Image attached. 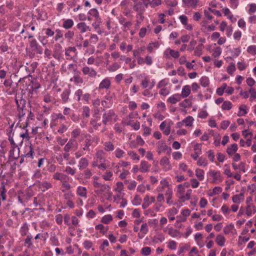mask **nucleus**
Here are the masks:
<instances>
[{
  "label": "nucleus",
  "instance_id": "nucleus-30",
  "mask_svg": "<svg viewBox=\"0 0 256 256\" xmlns=\"http://www.w3.org/2000/svg\"><path fill=\"white\" fill-rule=\"evenodd\" d=\"M165 239L164 235L160 232H158L152 238V242L155 244L162 242Z\"/></svg>",
  "mask_w": 256,
  "mask_h": 256
},
{
  "label": "nucleus",
  "instance_id": "nucleus-40",
  "mask_svg": "<svg viewBox=\"0 0 256 256\" xmlns=\"http://www.w3.org/2000/svg\"><path fill=\"white\" fill-rule=\"evenodd\" d=\"M74 24V22L72 19H66L64 20L62 24V27L66 29H70L72 28Z\"/></svg>",
  "mask_w": 256,
  "mask_h": 256
},
{
  "label": "nucleus",
  "instance_id": "nucleus-53",
  "mask_svg": "<svg viewBox=\"0 0 256 256\" xmlns=\"http://www.w3.org/2000/svg\"><path fill=\"white\" fill-rule=\"evenodd\" d=\"M62 192H66L67 191L70 190V188H72L70 184H69L66 180L62 182Z\"/></svg>",
  "mask_w": 256,
  "mask_h": 256
},
{
  "label": "nucleus",
  "instance_id": "nucleus-49",
  "mask_svg": "<svg viewBox=\"0 0 256 256\" xmlns=\"http://www.w3.org/2000/svg\"><path fill=\"white\" fill-rule=\"evenodd\" d=\"M125 152L120 148H117L114 151V154L116 158H120L124 156Z\"/></svg>",
  "mask_w": 256,
  "mask_h": 256
},
{
  "label": "nucleus",
  "instance_id": "nucleus-7",
  "mask_svg": "<svg viewBox=\"0 0 256 256\" xmlns=\"http://www.w3.org/2000/svg\"><path fill=\"white\" fill-rule=\"evenodd\" d=\"M157 152L158 154H160L162 153L167 152L168 154H170L171 152V148L168 146L166 143L162 140L158 142L156 144Z\"/></svg>",
  "mask_w": 256,
  "mask_h": 256
},
{
  "label": "nucleus",
  "instance_id": "nucleus-54",
  "mask_svg": "<svg viewBox=\"0 0 256 256\" xmlns=\"http://www.w3.org/2000/svg\"><path fill=\"white\" fill-rule=\"evenodd\" d=\"M96 229L100 230V232L103 234H105L108 230V227H105L102 224H99L96 226Z\"/></svg>",
  "mask_w": 256,
  "mask_h": 256
},
{
  "label": "nucleus",
  "instance_id": "nucleus-20",
  "mask_svg": "<svg viewBox=\"0 0 256 256\" xmlns=\"http://www.w3.org/2000/svg\"><path fill=\"white\" fill-rule=\"evenodd\" d=\"M216 243L220 246H224L226 242V238L222 234H217L215 240Z\"/></svg>",
  "mask_w": 256,
  "mask_h": 256
},
{
  "label": "nucleus",
  "instance_id": "nucleus-2",
  "mask_svg": "<svg viewBox=\"0 0 256 256\" xmlns=\"http://www.w3.org/2000/svg\"><path fill=\"white\" fill-rule=\"evenodd\" d=\"M208 174L210 178V182L212 184H218L223 180L222 176L220 171L210 170Z\"/></svg>",
  "mask_w": 256,
  "mask_h": 256
},
{
  "label": "nucleus",
  "instance_id": "nucleus-22",
  "mask_svg": "<svg viewBox=\"0 0 256 256\" xmlns=\"http://www.w3.org/2000/svg\"><path fill=\"white\" fill-rule=\"evenodd\" d=\"M190 86L189 85H186L182 88V92L180 94L182 98H187L190 94Z\"/></svg>",
  "mask_w": 256,
  "mask_h": 256
},
{
  "label": "nucleus",
  "instance_id": "nucleus-24",
  "mask_svg": "<svg viewBox=\"0 0 256 256\" xmlns=\"http://www.w3.org/2000/svg\"><path fill=\"white\" fill-rule=\"evenodd\" d=\"M238 150V145L236 144H230L227 147L226 152L229 156L234 154Z\"/></svg>",
  "mask_w": 256,
  "mask_h": 256
},
{
  "label": "nucleus",
  "instance_id": "nucleus-46",
  "mask_svg": "<svg viewBox=\"0 0 256 256\" xmlns=\"http://www.w3.org/2000/svg\"><path fill=\"white\" fill-rule=\"evenodd\" d=\"M195 174L200 180H202L204 179V171L200 168H196L195 170Z\"/></svg>",
  "mask_w": 256,
  "mask_h": 256
},
{
  "label": "nucleus",
  "instance_id": "nucleus-64",
  "mask_svg": "<svg viewBox=\"0 0 256 256\" xmlns=\"http://www.w3.org/2000/svg\"><path fill=\"white\" fill-rule=\"evenodd\" d=\"M247 51L248 53L250 54H256V46L252 45L249 46L247 48Z\"/></svg>",
  "mask_w": 256,
  "mask_h": 256
},
{
  "label": "nucleus",
  "instance_id": "nucleus-23",
  "mask_svg": "<svg viewBox=\"0 0 256 256\" xmlns=\"http://www.w3.org/2000/svg\"><path fill=\"white\" fill-rule=\"evenodd\" d=\"M52 178L54 180H58L62 182L66 180V179H68V177L66 174L58 172H56L53 174Z\"/></svg>",
  "mask_w": 256,
  "mask_h": 256
},
{
  "label": "nucleus",
  "instance_id": "nucleus-15",
  "mask_svg": "<svg viewBox=\"0 0 256 256\" xmlns=\"http://www.w3.org/2000/svg\"><path fill=\"white\" fill-rule=\"evenodd\" d=\"M155 198L154 196H146L144 198V202L142 204V207L144 209L148 208L150 204L154 202Z\"/></svg>",
  "mask_w": 256,
  "mask_h": 256
},
{
  "label": "nucleus",
  "instance_id": "nucleus-44",
  "mask_svg": "<svg viewBox=\"0 0 256 256\" xmlns=\"http://www.w3.org/2000/svg\"><path fill=\"white\" fill-rule=\"evenodd\" d=\"M232 166L235 170L239 169L244 172H246L245 164L244 162H240L238 165L236 163H232Z\"/></svg>",
  "mask_w": 256,
  "mask_h": 256
},
{
  "label": "nucleus",
  "instance_id": "nucleus-12",
  "mask_svg": "<svg viewBox=\"0 0 256 256\" xmlns=\"http://www.w3.org/2000/svg\"><path fill=\"white\" fill-rule=\"evenodd\" d=\"M30 46L32 50L38 54H42V48L38 44L36 40L35 39L32 40L30 42Z\"/></svg>",
  "mask_w": 256,
  "mask_h": 256
},
{
  "label": "nucleus",
  "instance_id": "nucleus-4",
  "mask_svg": "<svg viewBox=\"0 0 256 256\" xmlns=\"http://www.w3.org/2000/svg\"><path fill=\"white\" fill-rule=\"evenodd\" d=\"M93 186L95 188H97V190H94L95 193L97 194H102L110 190V188L108 185L102 184L96 180L93 182Z\"/></svg>",
  "mask_w": 256,
  "mask_h": 256
},
{
  "label": "nucleus",
  "instance_id": "nucleus-19",
  "mask_svg": "<svg viewBox=\"0 0 256 256\" xmlns=\"http://www.w3.org/2000/svg\"><path fill=\"white\" fill-rule=\"evenodd\" d=\"M223 232L225 234H236V230L234 228V224H230L225 226L224 228Z\"/></svg>",
  "mask_w": 256,
  "mask_h": 256
},
{
  "label": "nucleus",
  "instance_id": "nucleus-61",
  "mask_svg": "<svg viewBox=\"0 0 256 256\" xmlns=\"http://www.w3.org/2000/svg\"><path fill=\"white\" fill-rule=\"evenodd\" d=\"M28 230V226L26 224H24L21 227L20 232L22 236H26Z\"/></svg>",
  "mask_w": 256,
  "mask_h": 256
},
{
  "label": "nucleus",
  "instance_id": "nucleus-1",
  "mask_svg": "<svg viewBox=\"0 0 256 256\" xmlns=\"http://www.w3.org/2000/svg\"><path fill=\"white\" fill-rule=\"evenodd\" d=\"M192 192V190L188 189L186 190L182 186L178 184L176 186V196L182 202H184L190 199Z\"/></svg>",
  "mask_w": 256,
  "mask_h": 256
},
{
  "label": "nucleus",
  "instance_id": "nucleus-21",
  "mask_svg": "<svg viewBox=\"0 0 256 256\" xmlns=\"http://www.w3.org/2000/svg\"><path fill=\"white\" fill-rule=\"evenodd\" d=\"M76 54V49L75 47H69L65 50V55L68 58L67 59H72L74 55Z\"/></svg>",
  "mask_w": 256,
  "mask_h": 256
},
{
  "label": "nucleus",
  "instance_id": "nucleus-42",
  "mask_svg": "<svg viewBox=\"0 0 256 256\" xmlns=\"http://www.w3.org/2000/svg\"><path fill=\"white\" fill-rule=\"evenodd\" d=\"M120 67V65L118 62H114L108 66V70L110 72H114L118 70Z\"/></svg>",
  "mask_w": 256,
  "mask_h": 256
},
{
  "label": "nucleus",
  "instance_id": "nucleus-14",
  "mask_svg": "<svg viewBox=\"0 0 256 256\" xmlns=\"http://www.w3.org/2000/svg\"><path fill=\"white\" fill-rule=\"evenodd\" d=\"M160 128L166 136H168L170 132V126L169 124L166 120L160 124Z\"/></svg>",
  "mask_w": 256,
  "mask_h": 256
},
{
  "label": "nucleus",
  "instance_id": "nucleus-55",
  "mask_svg": "<svg viewBox=\"0 0 256 256\" xmlns=\"http://www.w3.org/2000/svg\"><path fill=\"white\" fill-rule=\"evenodd\" d=\"M222 12L224 16H226L229 20H232L234 16L229 8H224L222 9Z\"/></svg>",
  "mask_w": 256,
  "mask_h": 256
},
{
  "label": "nucleus",
  "instance_id": "nucleus-38",
  "mask_svg": "<svg viewBox=\"0 0 256 256\" xmlns=\"http://www.w3.org/2000/svg\"><path fill=\"white\" fill-rule=\"evenodd\" d=\"M150 166L145 161L142 160L140 164V171L142 172H146L149 170Z\"/></svg>",
  "mask_w": 256,
  "mask_h": 256
},
{
  "label": "nucleus",
  "instance_id": "nucleus-31",
  "mask_svg": "<svg viewBox=\"0 0 256 256\" xmlns=\"http://www.w3.org/2000/svg\"><path fill=\"white\" fill-rule=\"evenodd\" d=\"M103 144L104 150L106 152H112L114 150V144L110 141L104 142Z\"/></svg>",
  "mask_w": 256,
  "mask_h": 256
},
{
  "label": "nucleus",
  "instance_id": "nucleus-8",
  "mask_svg": "<svg viewBox=\"0 0 256 256\" xmlns=\"http://www.w3.org/2000/svg\"><path fill=\"white\" fill-rule=\"evenodd\" d=\"M160 164L164 172L170 171L172 169V166L169 159L166 156H163L160 160Z\"/></svg>",
  "mask_w": 256,
  "mask_h": 256
},
{
  "label": "nucleus",
  "instance_id": "nucleus-34",
  "mask_svg": "<svg viewBox=\"0 0 256 256\" xmlns=\"http://www.w3.org/2000/svg\"><path fill=\"white\" fill-rule=\"evenodd\" d=\"M178 210L176 208H172L168 210V216L170 220H173L175 219L174 216L178 213Z\"/></svg>",
  "mask_w": 256,
  "mask_h": 256
},
{
  "label": "nucleus",
  "instance_id": "nucleus-43",
  "mask_svg": "<svg viewBox=\"0 0 256 256\" xmlns=\"http://www.w3.org/2000/svg\"><path fill=\"white\" fill-rule=\"evenodd\" d=\"M102 176L106 181H111L112 180L113 173L111 171L107 170Z\"/></svg>",
  "mask_w": 256,
  "mask_h": 256
},
{
  "label": "nucleus",
  "instance_id": "nucleus-47",
  "mask_svg": "<svg viewBox=\"0 0 256 256\" xmlns=\"http://www.w3.org/2000/svg\"><path fill=\"white\" fill-rule=\"evenodd\" d=\"M197 164L200 166L206 167L208 166V162L206 158L200 157L197 161Z\"/></svg>",
  "mask_w": 256,
  "mask_h": 256
},
{
  "label": "nucleus",
  "instance_id": "nucleus-51",
  "mask_svg": "<svg viewBox=\"0 0 256 256\" xmlns=\"http://www.w3.org/2000/svg\"><path fill=\"white\" fill-rule=\"evenodd\" d=\"M151 248L150 247L146 246L142 248L140 253L144 256H148L151 254Z\"/></svg>",
  "mask_w": 256,
  "mask_h": 256
},
{
  "label": "nucleus",
  "instance_id": "nucleus-32",
  "mask_svg": "<svg viewBox=\"0 0 256 256\" xmlns=\"http://www.w3.org/2000/svg\"><path fill=\"white\" fill-rule=\"evenodd\" d=\"M70 80L74 82L76 84H82L84 82V80L80 76L78 72L74 74L73 78H71Z\"/></svg>",
  "mask_w": 256,
  "mask_h": 256
},
{
  "label": "nucleus",
  "instance_id": "nucleus-58",
  "mask_svg": "<svg viewBox=\"0 0 256 256\" xmlns=\"http://www.w3.org/2000/svg\"><path fill=\"white\" fill-rule=\"evenodd\" d=\"M247 114V111L246 110V106L245 105H242L240 106L238 114V116H243Z\"/></svg>",
  "mask_w": 256,
  "mask_h": 256
},
{
  "label": "nucleus",
  "instance_id": "nucleus-63",
  "mask_svg": "<svg viewBox=\"0 0 256 256\" xmlns=\"http://www.w3.org/2000/svg\"><path fill=\"white\" fill-rule=\"evenodd\" d=\"M82 115L83 116L88 118L90 116V109L87 106H84L82 108Z\"/></svg>",
  "mask_w": 256,
  "mask_h": 256
},
{
  "label": "nucleus",
  "instance_id": "nucleus-16",
  "mask_svg": "<svg viewBox=\"0 0 256 256\" xmlns=\"http://www.w3.org/2000/svg\"><path fill=\"white\" fill-rule=\"evenodd\" d=\"M182 3L186 6L196 8L199 6V0H182Z\"/></svg>",
  "mask_w": 256,
  "mask_h": 256
},
{
  "label": "nucleus",
  "instance_id": "nucleus-36",
  "mask_svg": "<svg viewBox=\"0 0 256 256\" xmlns=\"http://www.w3.org/2000/svg\"><path fill=\"white\" fill-rule=\"evenodd\" d=\"M160 46V44L157 42L150 43L147 47V50L149 52H152L154 50L157 49Z\"/></svg>",
  "mask_w": 256,
  "mask_h": 256
},
{
  "label": "nucleus",
  "instance_id": "nucleus-6",
  "mask_svg": "<svg viewBox=\"0 0 256 256\" xmlns=\"http://www.w3.org/2000/svg\"><path fill=\"white\" fill-rule=\"evenodd\" d=\"M117 116L112 110H110L108 112H105L103 115L102 122L104 124H106L108 122H114L116 120Z\"/></svg>",
  "mask_w": 256,
  "mask_h": 256
},
{
  "label": "nucleus",
  "instance_id": "nucleus-25",
  "mask_svg": "<svg viewBox=\"0 0 256 256\" xmlns=\"http://www.w3.org/2000/svg\"><path fill=\"white\" fill-rule=\"evenodd\" d=\"M182 100L181 96L180 94H176L172 95L168 99V102L172 104H175L177 102H180Z\"/></svg>",
  "mask_w": 256,
  "mask_h": 256
},
{
  "label": "nucleus",
  "instance_id": "nucleus-45",
  "mask_svg": "<svg viewBox=\"0 0 256 256\" xmlns=\"http://www.w3.org/2000/svg\"><path fill=\"white\" fill-rule=\"evenodd\" d=\"M124 184L122 182H118L116 183V187L114 188V190L116 192L118 193H124Z\"/></svg>",
  "mask_w": 256,
  "mask_h": 256
},
{
  "label": "nucleus",
  "instance_id": "nucleus-9",
  "mask_svg": "<svg viewBox=\"0 0 256 256\" xmlns=\"http://www.w3.org/2000/svg\"><path fill=\"white\" fill-rule=\"evenodd\" d=\"M164 56L166 59H170L171 58H178L180 56V53L178 51L168 48L164 52Z\"/></svg>",
  "mask_w": 256,
  "mask_h": 256
},
{
  "label": "nucleus",
  "instance_id": "nucleus-52",
  "mask_svg": "<svg viewBox=\"0 0 256 256\" xmlns=\"http://www.w3.org/2000/svg\"><path fill=\"white\" fill-rule=\"evenodd\" d=\"M112 220V217L110 214H106L104 216L101 220V222L105 224H109Z\"/></svg>",
  "mask_w": 256,
  "mask_h": 256
},
{
  "label": "nucleus",
  "instance_id": "nucleus-35",
  "mask_svg": "<svg viewBox=\"0 0 256 256\" xmlns=\"http://www.w3.org/2000/svg\"><path fill=\"white\" fill-rule=\"evenodd\" d=\"M105 99L106 100L102 101V104L104 107H109L112 104V96H106Z\"/></svg>",
  "mask_w": 256,
  "mask_h": 256
},
{
  "label": "nucleus",
  "instance_id": "nucleus-60",
  "mask_svg": "<svg viewBox=\"0 0 256 256\" xmlns=\"http://www.w3.org/2000/svg\"><path fill=\"white\" fill-rule=\"evenodd\" d=\"M222 192V188L220 186H216L213 190L212 192L209 194L210 196H212L214 194H218Z\"/></svg>",
  "mask_w": 256,
  "mask_h": 256
},
{
  "label": "nucleus",
  "instance_id": "nucleus-39",
  "mask_svg": "<svg viewBox=\"0 0 256 256\" xmlns=\"http://www.w3.org/2000/svg\"><path fill=\"white\" fill-rule=\"evenodd\" d=\"M213 57L216 58L219 57L222 52V48L220 46L214 47L210 52Z\"/></svg>",
  "mask_w": 256,
  "mask_h": 256
},
{
  "label": "nucleus",
  "instance_id": "nucleus-18",
  "mask_svg": "<svg viewBox=\"0 0 256 256\" xmlns=\"http://www.w3.org/2000/svg\"><path fill=\"white\" fill-rule=\"evenodd\" d=\"M88 190L86 187L78 186L76 189V194L78 196L86 198H87Z\"/></svg>",
  "mask_w": 256,
  "mask_h": 256
},
{
  "label": "nucleus",
  "instance_id": "nucleus-27",
  "mask_svg": "<svg viewBox=\"0 0 256 256\" xmlns=\"http://www.w3.org/2000/svg\"><path fill=\"white\" fill-rule=\"evenodd\" d=\"M244 192L236 194L232 197V200L234 203L240 204L244 200Z\"/></svg>",
  "mask_w": 256,
  "mask_h": 256
},
{
  "label": "nucleus",
  "instance_id": "nucleus-10",
  "mask_svg": "<svg viewBox=\"0 0 256 256\" xmlns=\"http://www.w3.org/2000/svg\"><path fill=\"white\" fill-rule=\"evenodd\" d=\"M82 71L84 75H88L90 77L94 78L97 76V72L93 68L88 67V66H84Z\"/></svg>",
  "mask_w": 256,
  "mask_h": 256
},
{
  "label": "nucleus",
  "instance_id": "nucleus-62",
  "mask_svg": "<svg viewBox=\"0 0 256 256\" xmlns=\"http://www.w3.org/2000/svg\"><path fill=\"white\" fill-rule=\"evenodd\" d=\"M148 231V227L146 223L142 224L140 228V232L144 234H146Z\"/></svg>",
  "mask_w": 256,
  "mask_h": 256
},
{
  "label": "nucleus",
  "instance_id": "nucleus-28",
  "mask_svg": "<svg viewBox=\"0 0 256 256\" xmlns=\"http://www.w3.org/2000/svg\"><path fill=\"white\" fill-rule=\"evenodd\" d=\"M96 157L100 162H105L104 152L103 150H98L96 153Z\"/></svg>",
  "mask_w": 256,
  "mask_h": 256
},
{
  "label": "nucleus",
  "instance_id": "nucleus-11",
  "mask_svg": "<svg viewBox=\"0 0 256 256\" xmlns=\"http://www.w3.org/2000/svg\"><path fill=\"white\" fill-rule=\"evenodd\" d=\"M194 121V118L191 116H188L182 121L176 124L177 128H181L184 124L186 126H192Z\"/></svg>",
  "mask_w": 256,
  "mask_h": 256
},
{
  "label": "nucleus",
  "instance_id": "nucleus-26",
  "mask_svg": "<svg viewBox=\"0 0 256 256\" xmlns=\"http://www.w3.org/2000/svg\"><path fill=\"white\" fill-rule=\"evenodd\" d=\"M88 166V160L86 158H82L80 160L78 164V167L80 170L85 169Z\"/></svg>",
  "mask_w": 256,
  "mask_h": 256
},
{
  "label": "nucleus",
  "instance_id": "nucleus-48",
  "mask_svg": "<svg viewBox=\"0 0 256 256\" xmlns=\"http://www.w3.org/2000/svg\"><path fill=\"white\" fill-rule=\"evenodd\" d=\"M200 83L202 86L206 88L209 86V78L206 76H202L200 80Z\"/></svg>",
  "mask_w": 256,
  "mask_h": 256
},
{
  "label": "nucleus",
  "instance_id": "nucleus-41",
  "mask_svg": "<svg viewBox=\"0 0 256 256\" xmlns=\"http://www.w3.org/2000/svg\"><path fill=\"white\" fill-rule=\"evenodd\" d=\"M247 12L250 15H252L256 12V4L254 3L248 4L247 6Z\"/></svg>",
  "mask_w": 256,
  "mask_h": 256
},
{
  "label": "nucleus",
  "instance_id": "nucleus-33",
  "mask_svg": "<svg viewBox=\"0 0 256 256\" xmlns=\"http://www.w3.org/2000/svg\"><path fill=\"white\" fill-rule=\"evenodd\" d=\"M39 188L42 191L44 192L52 188V184L48 182H40L38 185Z\"/></svg>",
  "mask_w": 256,
  "mask_h": 256
},
{
  "label": "nucleus",
  "instance_id": "nucleus-37",
  "mask_svg": "<svg viewBox=\"0 0 256 256\" xmlns=\"http://www.w3.org/2000/svg\"><path fill=\"white\" fill-rule=\"evenodd\" d=\"M168 234L172 238H180V232L172 227L168 230Z\"/></svg>",
  "mask_w": 256,
  "mask_h": 256
},
{
  "label": "nucleus",
  "instance_id": "nucleus-13",
  "mask_svg": "<svg viewBox=\"0 0 256 256\" xmlns=\"http://www.w3.org/2000/svg\"><path fill=\"white\" fill-rule=\"evenodd\" d=\"M111 86V80L110 78H106L102 80L98 86V89L102 90H108Z\"/></svg>",
  "mask_w": 256,
  "mask_h": 256
},
{
  "label": "nucleus",
  "instance_id": "nucleus-59",
  "mask_svg": "<svg viewBox=\"0 0 256 256\" xmlns=\"http://www.w3.org/2000/svg\"><path fill=\"white\" fill-rule=\"evenodd\" d=\"M150 4L151 8H154L162 4V0H152L148 2Z\"/></svg>",
  "mask_w": 256,
  "mask_h": 256
},
{
  "label": "nucleus",
  "instance_id": "nucleus-3",
  "mask_svg": "<svg viewBox=\"0 0 256 256\" xmlns=\"http://www.w3.org/2000/svg\"><path fill=\"white\" fill-rule=\"evenodd\" d=\"M160 184L162 186H159L157 188L156 190L158 192H162V190L166 188V190L165 192L166 196H172L173 194L172 189V186L169 184L167 180L164 179L160 181Z\"/></svg>",
  "mask_w": 256,
  "mask_h": 256
},
{
  "label": "nucleus",
  "instance_id": "nucleus-5",
  "mask_svg": "<svg viewBox=\"0 0 256 256\" xmlns=\"http://www.w3.org/2000/svg\"><path fill=\"white\" fill-rule=\"evenodd\" d=\"M134 2L133 9L137 12H144L148 7V2L142 0H132Z\"/></svg>",
  "mask_w": 256,
  "mask_h": 256
},
{
  "label": "nucleus",
  "instance_id": "nucleus-57",
  "mask_svg": "<svg viewBox=\"0 0 256 256\" xmlns=\"http://www.w3.org/2000/svg\"><path fill=\"white\" fill-rule=\"evenodd\" d=\"M232 108V104L230 101H225L223 102L222 108L224 110H230Z\"/></svg>",
  "mask_w": 256,
  "mask_h": 256
},
{
  "label": "nucleus",
  "instance_id": "nucleus-29",
  "mask_svg": "<svg viewBox=\"0 0 256 256\" xmlns=\"http://www.w3.org/2000/svg\"><path fill=\"white\" fill-rule=\"evenodd\" d=\"M256 212V208L253 204H248L246 208V214L250 216Z\"/></svg>",
  "mask_w": 256,
  "mask_h": 256
},
{
  "label": "nucleus",
  "instance_id": "nucleus-17",
  "mask_svg": "<svg viewBox=\"0 0 256 256\" xmlns=\"http://www.w3.org/2000/svg\"><path fill=\"white\" fill-rule=\"evenodd\" d=\"M77 28L80 33H84L88 31H90L91 28L84 22H80L76 24Z\"/></svg>",
  "mask_w": 256,
  "mask_h": 256
},
{
  "label": "nucleus",
  "instance_id": "nucleus-56",
  "mask_svg": "<svg viewBox=\"0 0 256 256\" xmlns=\"http://www.w3.org/2000/svg\"><path fill=\"white\" fill-rule=\"evenodd\" d=\"M89 14L95 18V19L100 18L99 13L96 8L91 9L88 12Z\"/></svg>",
  "mask_w": 256,
  "mask_h": 256
},
{
  "label": "nucleus",
  "instance_id": "nucleus-50",
  "mask_svg": "<svg viewBox=\"0 0 256 256\" xmlns=\"http://www.w3.org/2000/svg\"><path fill=\"white\" fill-rule=\"evenodd\" d=\"M74 144V140L70 139L68 142L65 145L64 147V150L66 152H68L72 148Z\"/></svg>",
  "mask_w": 256,
  "mask_h": 256
}]
</instances>
